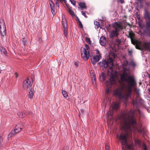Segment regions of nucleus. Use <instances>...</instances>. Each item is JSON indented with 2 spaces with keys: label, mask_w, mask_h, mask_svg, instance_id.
<instances>
[{
  "label": "nucleus",
  "mask_w": 150,
  "mask_h": 150,
  "mask_svg": "<svg viewBox=\"0 0 150 150\" xmlns=\"http://www.w3.org/2000/svg\"><path fill=\"white\" fill-rule=\"evenodd\" d=\"M119 118L121 122V128L124 132H121L117 137L122 146V149L125 147L129 150H132V145L129 144L127 142L129 134L132 131L134 132H142L141 125L137 123L136 119L133 113H124Z\"/></svg>",
  "instance_id": "nucleus-1"
},
{
  "label": "nucleus",
  "mask_w": 150,
  "mask_h": 150,
  "mask_svg": "<svg viewBox=\"0 0 150 150\" xmlns=\"http://www.w3.org/2000/svg\"><path fill=\"white\" fill-rule=\"evenodd\" d=\"M120 79L122 81H126L128 85L122 86L118 87L114 90L113 94L114 95L118 96L120 99L127 100L131 97L133 91L132 87L136 86V83L134 77L125 72L121 75Z\"/></svg>",
  "instance_id": "nucleus-2"
},
{
  "label": "nucleus",
  "mask_w": 150,
  "mask_h": 150,
  "mask_svg": "<svg viewBox=\"0 0 150 150\" xmlns=\"http://www.w3.org/2000/svg\"><path fill=\"white\" fill-rule=\"evenodd\" d=\"M134 35V33L132 31H130L129 32L128 37L131 39L132 43L135 45L136 48L140 49L141 47H142L143 49L150 51V41H145L142 45L140 41L133 39Z\"/></svg>",
  "instance_id": "nucleus-3"
},
{
  "label": "nucleus",
  "mask_w": 150,
  "mask_h": 150,
  "mask_svg": "<svg viewBox=\"0 0 150 150\" xmlns=\"http://www.w3.org/2000/svg\"><path fill=\"white\" fill-rule=\"evenodd\" d=\"M114 29L110 33V38L117 37L119 35V30L122 29V27L121 25L117 22H115L113 25Z\"/></svg>",
  "instance_id": "nucleus-4"
},
{
  "label": "nucleus",
  "mask_w": 150,
  "mask_h": 150,
  "mask_svg": "<svg viewBox=\"0 0 150 150\" xmlns=\"http://www.w3.org/2000/svg\"><path fill=\"white\" fill-rule=\"evenodd\" d=\"M117 77L115 75H113L111 74L110 76L109 81H107L105 83V84L108 87V89L106 90L105 92V94L106 95H108L109 92L111 91L110 88L112 87L113 85L115 84L116 81L115 78Z\"/></svg>",
  "instance_id": "nucleus-5"
},
{
  "label": "nucleus",
  "mask_w": 150,
  "mask_h": 150,
  "mask_svg": "<svg viewBox=\"0 0 150 150\" xmlns=\"http://www.w3.org/2000/svg\"><path fill=\"white\" fill-rule=\"evenodd\" d=\"M112 58H110L109 56V58L108 59L107 62L105 60L102 61V62H100L99 64L100 66H103L105 68L109 67L110 69L112 68L113 66V61L115 57L114 54H113Z\"/></svg>",
  "instance_id": "nucleus-6"
},
{
  "label": "nucleus",
  "mask_w": 150,
  "mask_h": 150,
  "mask_svg": "<svg viewBox=\"0 0 150 150\" xmlns=\"http://www.w3.org/2000/svg\"><path fill=\"white\" fill-rule=\"evenodd\" d=\"M85 48H81V57L84 60H87L90 57V53L89 51V47L88 45L86 44Z\"/></svg>",
  "instance_id": "nucleus-7"
},
{
  "label": "nucleus",
  "mask_w": 150,
  "mask_h": 150,
  "mask_svg": "<svg viewBox=\"0 0 150 150\" xmlns=\"http://www.w3.org/2000/svg\"><path fill=\"white\" fill-rule=\"evenodd\" d=\"M32 84V82L28 79H27L23 81V87L24 89H27L29 87H30Z\"/></svg>",
  "instance_id": "nucleus-8"
},
{
  "label": "nucleus",
  "mask_w": 150,
  "mask_h": 150,
  "mask_svg": "<svg viewBox=\"0 0 150 150\" xmlns=\"http://www.w3.org/2000/svg\"><path fill=\"white\" fill-rule=\"evenodd\" d=\"M144 17L146 19V26L149 28H150V15L147 11H145Z\"/></svg>",
  "instance_id": "nucleus-9"
},
{
  "label": "nucleus",
  "mask_w": 150,
  "mask_h": 150,
  "mask_svg": "<svg viewBox=\"0 0 150 150\" xmlns=\"http://www.w3.org/2000/svg\"><path fill=\"white\" fill-rule=\"evenodd\" d=\"M100 55H96L93 57V59H91V62L93 64L95 65L97 62L99 61L100 60Z\"/></svg>",
  "instance_id": "nucleus-10"
},
{
  "label": "nucleus",
  "mask_w": 150,
  "mask_h": 150,
  "mask_svg": "<svg viewBox=\"0 0 150 150\" xmlns=\"http://www.w3.org/2000/svg\"><path fill=\"white\" fill-rule=\"evenodd\" d=\"M107 40L104 36H102L100 39V45L103 46H104L106 45Z\"/></svg>",
  "instance_id": "nucleus-11"
},
{
  "label": "nucleus",
  "mask_w": 150,
  "mask_h": 150,
  "mask_svg": "<svg viewBox=\"0 0 150 150\" xmlns=\"http://www.w3.org/2000/svg\"><path fill=\"white\" fill-rule=\"evenodd\" d=\"M23 127V125L22 124H18L15 127V130L16 131V132L18 133L21 131Z\"/></svg>",
  "instance_id": "nucleus-12"
},
{
  "label": "nucleus",
  "mask_w": 150,
  "mask_h": 150,
  "mask_svg": "<svg viewBox=\"0 0 150 150\" xmlns=\"http://www.w3.org/2000/svg\"><path fill=\"white\" fill-rule=\"evenodd\" d=\"M0 32L1 33V34L3 37L2 38V39H3V38H4V37L6 36V28H1L0 29Z\"/></svg>",
  "instance_id": "nucleus-13"
},
{
  "label": "nucleus",
  "mask_w": 150,
  "mask_h": 150,
  "mask_svg": "<svg viewBox=\"0 0 150 150\" xmlns=\"http://www.w3.org/2000/svg\"><path fill=\"white\" fill-rule=\"evenodd\" d=\"M6 28L5 23L3 19H0V29Z\"/></svg>",
  "instance_id": "nucleus-14"
},
{
  "label": "nucleus",
  "mask_w": 150,
  "mask_h": 150,
  "mask_svg": "<svg viewBox=\"0 0 150 150\" xmlns=\"http://www.w3.org/2000/svg\"><path fill=\"white\" fill-rule=\"evenodd\" d=\"M18 133L16 132V131L15 129L13 130H12L8 135V138H10L12 136L15 135L16 133Z\"/></svg>",
  "instance_id": "nucleus-15"
},
{
  "label": "nucleus",
  "mask_w": 150,
  "mask_h": 150,
  "mask_svg": "<svg viewBox=\"0 0 150 150\" xmlns=\"http://www.w3.org/2000/svg\"><path fill=\"white\" fill-rule=\"evenodd\" d=\"M62 24L64 28H67V21L65 18L62 19Z\"/></svg>",
  "instance_id": "nucleus-16"
},
{
  "label": "nucleus",
  "mask_w": 150,
  "mask_h": 150,
  "mask_svg": "<svg viewBox=\"0 0 150 150\" xmlns=\"http://www.w3.org/2000/svg\"><path fill=\"white\" fill-rule=\"evenodd\" d=\"M119 107V104L118 103H114L112 105V108L113 109L117 110Z\"/></svg>",
  "instance_id": "nucleus-17"
},
{
  "label": "nucleus",
  "mask_w": 150,
  "mask_h": 150,
  "mask_svg": "<svg viewBox=\"0 0 150 150\" xmlns=\"http://www.w3.org/2000/svg\"><path fill=\"white\" fill-rule=\"evenodd\" d=\"M100 79L102 77L103 81H105V80L106 75V74L104 73H102L100 75Z\"/></svg>",
  "instance_id": "nucleus-18"
},
{
  "label": "nucleus",
  "mask_w": 150,
  "mask_h": 150,
  "mask_svg": "<svg viewBox=\"0 0 150 150\" xmlns=\"http://www.w3.org/2000/svg\"><path fill=\"white\" fill-rule=\"evenodd\" d=\"M134 142L136 145H138L139 146H141V141L140 140L135 139H134Z\"/></svg>",
  "instance_id": "nucleus-19"
},
{
  "label": "nucleus",
  "mask_w": 150,
  "mask_h": 150,
  "mask_svg": "<svg viewBox=\"0 0 150 150\" xmlns=\"http://www.w3.org/2000/svg\"><path fill=\"white\" fill-rule=\"evenodd\" d=\"M79 5L80 7L82 10L83 8H86V6L85 3L81 2L79 4Z\"/></svg>",
  "instance_id": "nucleus-20"
},
{
  "label": "nucleus",
  "mask_w": 150,
  "mask_h": 150,
  "mask_svg": "<svg viewBox=\"0 0 150 150\" xmlns=\"http://www.w3.org/2000/svg\"><path fill=\"white\" fill-rule=\"evenodd\" d=\"M34 95V92L32 90V88L30 89V91L29 92L28 96L29 98H32Z\"/></svg>",
  "instance_id": "nucleus-21"
},
{
  "label": "nucleus",
  "mask_w": 150,
  "mask_h": 150,
  "mask_svg": "<svg viewBox=\"0 0 150 150\" xmlns=\"http://www.w3.org/2000/svg\"><path fill=\"white\" fill-rule=\"evenodd\" d=\"M0 50L1 52L3 53L4 54H6V52L5 49L1 44H0Z\"/></svg>",
  "instance_id": "nucleus-22"
},
{
  "label": "nucleus",
  "mask_w": 150,
  "mask_h": 150,
  "mask_svg": "<svg viewBox=\"0 0 150 150\" xmlns=\"http://www.w3.org/2000/svg\"><path fill=\"white\" fill-rule=\"evenodd\" d=\"M49 3L51 9L55 8L54 3L51 0H49Z\"/></svg>",
  "instance_id": "nucleus-23"
},
{
  "label": "nucleus",
  "mask_w": 150,
  "mask_h": 150,
  "mask_svg": "<svg viewBox=\"0 0 150 150\" xmlns=\"http://www.w3.org/2000/svg\"><path fill=\"white\" fill-rule=\"evenodd\" d=\"M62 93L64 97L67 98L68 96V94L66 91L62 90Z\"/></svg>",
  "instance_id": "nucleus-24"
},
{
  "label": "nucleus",
  "mask_w": 150,
  "mask_h": 150,
  "mask_svg": "<svg viewBox=\"0 0 150 150\" xmlns=\"http://www.w3.org/2000/svg\"><path fill=\"white\" fill-rule=\"evenodd\" d=\"M122 41L119 39H116L115 40V43L116 44L119 45L121 43Z\"/></svg>",
  "instance_id": "nucleus-25"
},
{
  "label": "nucleus",
  "mask_w": 150,
  "mask_h": 150,
  "mask_svg": "<svg viewBox=\"0 0 150 150\" xmlns=\"http://www.w3.org/2000/svg\"><path fill=\"white\" fill-rule=\"evenodd\" d=\"M68 11L69 14L72 16H73L74 15V11L72 10L71 8H69Z\"/></svg>",
  "instance_id": "nucleus-26"
},
{
  "label": "nucleus",
  "mask_w": 150,
  "mask_h": 150,
  "mask_svg": "<svg viewBox=\"0 0 150 150\" xmlns=\"http://www.w3.org/2000/svg\"><path fill=\"white\" fill-rule=\"evenodd\" d=\"M17 114L18 116L21 118H23L25 115V114H23V113L21 112H19Z\"/></svg>",
  "instance_id": "nucleus-27"
},
{
  "label": "nucleus",
  "mask_w": 150,
  "mask_h": 150,
  "mask_svg": "<svg viewBox=\"0 0 150 150\" xmlns=\"http://www.w3.org/2000/svg\"><path fill=\"white\" fill-rule=\"evenodd\" d=\"M94 24L95 25V27L96 29H97L98 28L99 26V23L98 22L96 21L94 22Z\"/></svg>",
  "instance_id": "nucleus-28"
},
{
  "label": "nucleus",
  "mask_w": 150,
  "mask_h": 150,
  "mask_svg": "<svg viewBox=\"0 0 150 150\" xmlns=\"http://www.w3.org/2000/svg\"><path fill=\"white\" fill-rule=\"evenodd\" d=\"M63 31L64 34V35L66 36L67 35V28H64Z\"/></svg>",
  "instance_id": "nucleus-29"
},
{
  "label": "nucleus",
  "mask_w": 150,
  "mask_h": 150,
  "mask_svg": "<svg viewBox=\"0 0 150 150\" xmlns=\"http://www.w3.org/2000/svg\"><path fill=\"white\" fill-rule=\"evenodd\" d=\"M135 16H136L137 18L139 19H140V16H139V13L137 12H136L135 13Z\"/></svg>",
  "instance_id": "nucleus-30"
},
{
  "label": "nucleus",
  "mask_w": 150,
  "mask_h": 150,
  "mask_svg": "<svg viewBox=\"0 0 150 150\" xmlns=\"http://www.w3.org/2000/svg\"><path fill=\"white\" fill-rule=\"evenodd\" d=\"M142 148H143L144 150H147V147L145 144L144 143H143L142 144Z\"/></svg>",
  "instance_id": "nucleus-31"
},
{
  "label": "nucleus",
  "mask_w": 150,
  "mask_h": 150,
  "mask_svg": "<svg viewBox=\"0 0 150 150\" xmlns=\"http://www.w3.org/2000/svg\"><path fill=\"white\" fill-rule=\"evenodd\" d=\"M86 40L87 42L88 43L90 44L91 42V41L90 39L88 37H86Z\"/></svg>",
  "instance_id": "nucleus-32"
},
{
  "label": "nucleus",
  "mask_w": 150,
  "mask_h": 150,
  "mask_svg": "<svg viewBox=\"0 0 150 150\" xmlns=\"http://www.w3.org/2000/svg\"><path fill=\"white\" fill-rule=\"evenodd\" d=\"M55 8H53V9H51V12H52V14L53 15H54L55 14Z\"/></svg>",
  "instance_id": "nucleus-33"
},
{
  "label": "nucleus",
  "mask_w": 150,
  "mask_h": 150,
  "mask_svg": "<svg viewBox=\"0 0 150 150\" xmlns=\"http://www.w3.org/2000/svg\"><path fill=\"white\" fill-rule=\"evenodd\" d=\"M134 91H135L137 94H139V89L135 88H134Z\"/></svg>",
  "instance_id": "nucleus-34"
},
{
  "label": "nucleus",
  "mask_w": 150,
  "mask_h": 150,
  "mask_svg": "<svg viewBox=\"0 0 150 150\" xmlns=\"http://www.w3.org/2000/svg\"><path fill=\"white\" fill-rule=\"evenodd\" d=\"M70 1L71 2V3L73 5H75L76 2L75 1H74V0H70Z\"/></svg>",
  "instance_id": "nucleus-35"
},
{
  "label": "nucleus",
  "mask_w": 150,
  "mask_h": 150,
  "mask_svg": "<svg viewBox=\"0 0 150 150\" xmlns=\"http://www.w3.org/2000/svg\"><path fill=\"white\" fill-rule=\"evenodd\" d=\"M78 22H79V27L81 28H82L83 25L81 23V22L79 20Z\"/></svg>",
  "instance_id": "nucleus-36"
},
{
  "label": "nucleus",
  "mask_w": 150,
  "mask_h": 150,
  "mask_svg": "<svg viewBox=\"0 0 150 150\" xmlns=\"http://www.w3.org/2000/svg\"><path fill=\"white\" fill-rule=\"evenodd\" d=\"M81 13L82 15H83L85 17H87V16L86 14L85 13L84 11H81Z\"/></svg>",
  "instance_id": "nucleus-37"
},
{
  "label": "nucleus",
  "mask_w": 150,
  "mask_h": 150,
  "mask_svg": "<svg viewBox=\"0 0 150 150\" xmlns=\"http://www.w3.org/2000/svg\"><path fill=\"white\" fill-rule=\"evenodd\" d=\"M96 54H98V56L100 55V51H99V50H96Z\"/></svg>",
  "instance_id": "nucleus-38"
},
{
  "label": "nucleus",
  "mask_w": 150,
  "mask_h": 150,
  "mask_svg": "<svg viewBox=\"0 0 150 150\" xmlns=\"http://www.w3.org/2000/svg\"><path fill=\"white\" fill-rule=\"evenodd\" d=\"M69 149V146H67L65 148H64L62 149V150H68Z\"/></svg>",
  "instance_id": "nucleus-39"
},
{
  "label": "nucleus",
  "mask_w": 150,
  "mask_h": 150,
  "mask_svg": "<svg viewBox=\"0 0 150 150\" xmlns=\"http://www.w3.org/2000/svg\"><path fill=\"white\" fill-rule=\"evenodd\" d=\"M106 150H109V147L108 145H106L105 146Z\"/></svg>",
  "instance_id": "nucleus-40"
},
{
  "label": "nucleus",
  "mask_w": 150,
  "mask_h": 150,
  "mask_svg": "<svg viewBox=\"0 0 150 150\" xmlns=\"http://www.w3.org/2000/svg\"><path fill=\"white\" fill-rule=\"evenodd\" d=\"M132 104L134 106H135V104H137V102L133 100L132 102Z\"/></svg>",
  "instance_id": "nucleus-41"
},
{
  "label": "nucleus",
  "mask_w": 150,
  "mask_h": 150,
  "mask_svg": "<svg viewBox=\"0 0 150 150\" xmlns=\"http://www.w3.org/2000/svg\"><path fill=\"white\" fill-rule=\"evenodd\" d=\"M110 115L111 116H112V110H111L110 111Z\"/></svg>",
  "instance_id": "nucleus-42"
},
{
  "label": "nucleus",
  "mask_w": 150,
  "mask_h": 150,
  "mask_svg": "<svg viewBox=\"0 0 150 150\" xmlns=\"http://www.w3.org/2000/svg\"><path fill=\"white\" fill-rule=\"evenodd\" d=\"M56 4L57 6H58V7H59V1H57V2L56 3Z\"/></svg>",
  "instance_id": "nucleus-43"
},
{
  "label": "nucleus",
  "mask_w": 150,
  "mask_h": 150,
  "mask_svg": "<svg viewBox=\"0 0 150 150\" xmlns=\"http://www.w3.org/2000/svg\"><path fill=\"white\" fill-rule=\"evenodd\" d=\"M128 54H129L131 56L132 54V52L131 51H128Z\"/></svg>",
  "instance_id": "nucleus-44"
},
{
  "label": "nucleus",
  "mask_w": 150,
  "mask_h": 150,
  "mask_svg": "<svg viewBox=\"0 0 150 150\" xmlns=\"http://www.w3.org/2000/svg\"><path fill=\"white\" fill-rule=\"evenodd\" d=\"M59 1H60L61 2H62L63 1H64L65 3H66V0H59Z\"/></svg>",
  "instance_id": "nucleus-45"
},
{
  "label": "nucleus",
  "mask_w": 150,
  "mask_h": 150,
  "mask_svg": "<svg viewBox=\"0 0 150 150\" xmlns=\"http://www.w3.org/2000/svg\"><path fill=\"white\" fill-rule=\"evenodd\" d=\"M2 142V138L0 137V144Z\"/></svg>",
  "instance_id": "nucleus-46"
},
{
  "label": "nucleus",
  "mask_w": 150,
  "mask_h": 150,
  "mask_svg": "<svg viewBox=\"0 0 150 150\" xmlns=\"http://www.w3.org/2000/svg\"><path fill=\"white\" fill-rule=\"evenodd\" d=\"M74 64L77 67L78 65V62H75L74 63Z\"/></svg>",
  "instance_id": "nucleus-47"
},
{
  "label": "nucleus",
  "mask_w": 150,
  "mask_h": 150,
  "mask_svg": "<svg viewBox=\"0 0 150 150\" xmlns=\"http://www.w3.org/2000/svg\"><path fill=\"white\" fill-rule=\"evenodd\" d=\"M119 1L121 3H123L124 2L123 0H119Z\"/></svg>",
  "instance_id": "nucleus-48"
},
{
  "label": "nucleus",
  "mask_w": 150,
  "mask_h": 150,
  "mask_svg": "<svg viewBox=\"0 0 150 150\" xmlns=\"http://www.w3.org/2000/svg\"><path fill=\"white\" fill-rule=\"evenodd\" d=\"M83 110H80V113H83Z\"/></svg>",
  "instance_id": "nucleus-49"
},
{
  "label": "nucleus",
  "mask_w": 150,
  "mask_h": 150,
  "mask_svg": "<svg viewBox=\"0 0 150 150\" xmlns=\"http://www.w3.org/2000/svg\"><path fill=\"white\" fill-rule=\"evenodd\" d=\"M15 74L16 75V77L17 78L18 77V75L16 73H15Z\"/></svg>",
  "instance_id": "nucleus-50"
},
{
  "label": "nucleus",
  "mask_w": 150,
  "mask_h": 150,
  "mask_svg": "<svg viewBox=\"0 0 150 150\" xmlns=\"http://www.w3.org/2000/svg\"><path fill=\"white\" fill-rule=\"evenodd\" d=\"M137 1H139V2H141L143 0H137Z\"/></svg>",
  "instance_id": "nucleus-51"
},
{
  "label": "nucleus",
  "mask_w": 150,
  "mask_h": 150,
  "mask_svg": "<svg viewBox=\"0 0 150 150\" xmlns=\"http://www.w3.org/2000/svg\"><path fill=\"white\" fill-rule=\"evenodd\" d=\"M132 65L133 66H134V63H132Z\"/></svg>",
  "instance_id": "nucleus-52"
},
{
  "label": "nucleus",
  "mask_w": 150,
  "mask_h": 150,
  "mask_svg": "<svg viewBox=\"0 0 150 150\" xmlns=\"http://www.w3.org/2000/svg\"><path fill=\"white\" fill-rule=\"evenodd\" d=\"M149 93H150V88L149 89Z\"/></svg>",
  "instance_id": "nucleus-53"
},
{
  "label": "nucleus",
  "mask_w": 150,
  "mask_h": 150,
  "mask_svg": "<svg viewBox=\"0 0 150 150\" xmlns=\"http://www.w3.org/2000/svg\"><path fill=\"white\" fill-rule=\"evenodd\" d=\"M94 81H95V78H94Z\"/></svg>",
  "instance_id": "nucleus-54"
},
{
  "label": "nucleus",
  "mask_w": 150,
  "mask_h": 150,
  "mask_svg": "<svg viewBox=\"0 0 150 150\" xmlns=\"http://www.w3.org/2000/svg\"><path fill=\"white\" fill-rule=\"evenodd\" d=\"M93 83H94V81H93Z\"/></svg>",
  "instance_id": "nucleus-55"
}]
</instances>
